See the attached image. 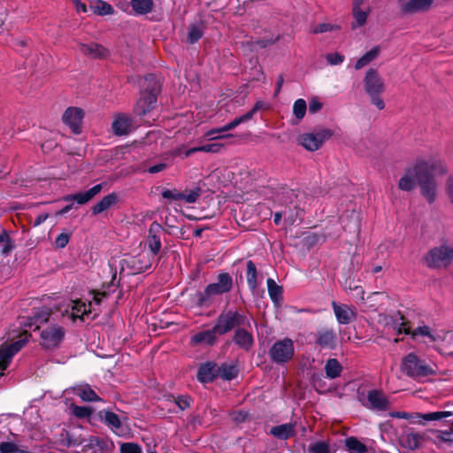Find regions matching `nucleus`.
Instances as JSON below:
<instances>
[{"mask_svg": "<svg viewBox=\"0 0 453 453\" xmlns=\"http://www.w3.org/2000/svg\"><path fill=\"white\" fill-rule=\"evenodd\" d=\"M436 169L435 163H429L418 159L411 167L404 170L403 175L398 181V188L403 191H411L418 185L420 194L429 203L436 198L437 183L434 175Z\"/></svg>", "mask_w": 453, "mask_h": 453, "instance_id": "1", "label": "nucleus"}, {"mask_svg": "<svg viewBox=\"0 0 453 453\" xmlns=\"http://www.w3.org/2000/svg\"><path fill=\"white\" fill-rule=\"evenodd\" d=\"M246 321L247 317L238 311H224L217 317L211 328L193 334L190 338V344L192 346L213 347L218 343L219 336L228 334L236 326H244Z\"/></svg>", "mask_w": 453, "mask_h": 453, "instance_id": "2", "label": "nucleus"}, {"mask_svg": "<svg viewBox=\"0 0 453 453\" xmlns=\"http://www.w3.org/2000/svg\"><path fill=\"white\" fill-rule=\"evenodd\" d=\"M161 83L155 74L148 73L141 82L140 97L134 105L133 112L140 119L146 117L156 108Z\"/></svg>", "mask_w": 453, "mask_h": 453, "instance_id": "3", "label": "nucleus"}, {"mask_svg": "<svg viewBox=\"0 0 453 453\" xmlns=\"http://www.w3.org/2000/svg\"><path fill=\"white\" fill-rule=\"evenodd\" d=\"M233 286L232 276L228 273L221 272L217 276V282L210 283L203 291H196L191 295V303L198 308H208L212 303V296L230 292Z\"/></svg>", "mask_w": 453, "mask_h": 453, "instance_id": "4", "label": "nucleus"}, {"mask_svg": "<svg viewBox=\"0 0 453 453\" xmlns=\"http://www.w3.org/2000/svg\"><path fill=\"white\" fill-rule=\"evenodd\" d=\"M364 88L370 96L371 102L379 110L385 108L381 94L385 91V84L377 69L370 68L364 78Z\"/></svg>", "mask_w": 453, "mask_h": 453, "instance_id": "5", "label": "nucleus"}, {"mask_svg": "<svg viewBox=\"0 0 453 453\" xmlns=\"http://www.w3.org/2000/svg\"><path fill=\"white\" fill-rule=\"evenodd\" d=\"M402 372L412 379H421L436 374V371L432 365L414 353H409L403 358Z\"/></svg>", "mask_w": 453, "mask_h": 453, "instance_id": "6", "label": "nucleus"}, {"mask_svg": "<svg viewBox=\"0 0 453 453\" xmlns=\"http://www.w3.org/2000/svg\"><path fill=\"white\" fill-rule=\"evenodd\" d=\"M429 268L446 267L453 260V247L441 245L431 249L424 257Z\"/></svg>", "mask_w": 453, "mask_h": 453, "instance_id": "7", "label": "nucleus"}, {"mask_svg": "<svg viewBox=\"0 0 453 453\" xmlns=\"http://www.w3.org/2000/svg\"><path fill=\"white\" fill-rule=\"evenodd\" d=\"M30 336L31 334L25 330L20 334L19 340L12 343L4 342L0 346V371L8 368L15 354L26 345Z\"/></svg>", "mask_w": 453, "mask_h": 453, "instance_id": "8", "label": "nucleus"}, {"mask_svg": "<svg viewBox=\"0 0 453 453\" xmlns=\"http://www.w3.org/2000/svg\"><path fill=\"white\" fill-rule=\"evenodd\" d=\"M261 106H262V102L261 101L257 102L255 104V105L253 106V108L250 111H249L248 112H246L245 114H243V115H242V116H240L238 118H235L234 119H233L232 121H230L226 125L223 126L222 127L216 128V129H211L210 131H208L206 133L205 135L207 137H209V140H215V139H222V138L232 137L233 135L230 134H221V135H218V136H215V137H212L211 135H213L215 134H220V133H224V132L234 129L240 124L244 123V122L251 119L253 118L254 114L261 108Z\"/></svg>", "mask_w": 453, "mask_h": 453, "instance_id": "9", "label": "nucleus"}, {"mask_svg": "<svg viewBox=\"0 0 453 453\" xmlns=\"http://www.w3.org/2000/svg\"><path fill=\"white\" fill-rule=\"evenodd\" d=\"M294 353V342L289 338L277 341L269 350L271 359L276 364L288 362L293 357Z\"/></svg>", "mask_w": 453, "mask_h": 453, "instance_id": "10", "label": "nucleus"}, {"mask_svg": "<svg viewBox=\"0 0 453 453\" xmlns=\"http://www.w3.org/2000/svg\"><path fill=\"white\" fill-rule=\"evenodd\" d=\"M333 135V131L321 128L314 133H306L300 136L299 141L307 150L316 151Z\"/></svg>", "mask_w": 453, "mask_h": 453, "instance_id": "11", "label": "nucleus"}, {"mask_svg": "<svg viewBox=\"0 0 453 453\" xmlns=\"http://www.w3.org/2000/svg\"><path fill=\"white\" fill-rule=\"evenodd\" d=\"M65 330L59 325H51L41 331V345L42 348L51 349L58 348L65 337Z\"/></svg>", "mask_w": 453, "mask_h": 453, "instance_id": "12", "label": "nucleus"}, {"mask_svg": "<svg viewBox=\"0 0 453 453\" xmlns=\"http://www.w3.org/2000/svg\"><path fill=\"white\" fill-rule=\"evenodd\" d=\"M84 118V111L79 107H68L63 116V122L68 126L73 134H79L81 132V123Z\"/></svg>", "mask_w": 453, "mask_h": 453, "instance_id": "13", "label": "nucleus"}, {"mask_svg": "<svg viewBox=\"0 0 453 453\" xmlns=\"http://www.w3.org/2000/svg\"><path fill=\"white\" fill-rule=\"evenodd\" d=\"M202 194V189L200 187H196L194 189L185 192H180L177 189H164L161 193V196L165 199L168 200H182L188 203H193L197 201Z\"/></svg>", "mask_w": 453, "mask_h": 453, "instance_id": "14", "label": "nucleus"}, {"mask_svg": "<svg viewBox=\"0 0 453 453\" xmlns=\"http://www.w3.org/2000/svg\"><path fill=\"white\" fill-rule=\"evenodd\" d=\"M332 308L334 312L336 320L341 325H348L355 321L357 319V311L355 307L344 303L332 302Z\"/></svg>", "mask_w": 453, "mask_h": 453, "instance_id": "15", "label": "nucleus"}, {"mask_svg": "<svg viewBox=\"0 0 453 453\" xmlns=\"http://www.w3.org/2000/svg\"><path fill=\"white\" fill-rule=\"evenodd\" d=\"M371 8L365 3V0H353L352 2V15L354 22L351 27L353 29L363 27L367 20Z\"/></svg>", "mask_w": 453, "mask_h": 453, "instance_id": "16", "label": "nucleus"}, {"mask_svg": "<svg viewBox=\"0 0 453 453\" xmlns=\"http://www.w3.org/2000/svg\"><path fill=\"white\" fill-rule=\"evenodd\" d=\"M315 343L321 349H334L337 346V335L334 329L319 328L316 334Z\"/></svg>", "mask_w": 453, "mask_h": 453, "instance_id": "17", "label": "nucleus"}, {"mask_svg": "<svg viewBox=\"0 0 453 453\" xmlns=\"http://www.w3.org/2000/svg\"><path fill=\"white\" fill-rule=\"evenodd\" d=\"M100 420L116 435L121 436L124 433L122 422L116 413L110 410H102L98 413Z\"/></svg>", "mask_w": 453, "mask_h": 453, "instance_id": "18", "label": "nucleus"}, {"mask_svg": "<svg viewBox=\"0 0 453 453\" xmlns=\"http://www.w3.org/2000/svg\"><path fill=\"white\" fill-rule=\"evenodd\" d=\"M433 3L434 0H398L400 10L405 14L425 12Z\"/></svg>", "mask_w": 453, "mask_h": 453, "instance_id": "19", "label": "nucleus"}, {"mask_svg": "<svg viewBox=\"0 0 453 453\" xmlns=\"http://www.w3.org/2000/svg\"><path fill=\"white\" fill-rule=\"evenodd\" d=\"M162 231V226L157 221L150 225L148 236L146 238V245L152 253V256H157L161 250L162 244L159 233Z\"/></svg>", "mask_w": 453, "mask_h": 453, "instance_id": "20", "label": "nucleus"}, {"mask_svg": "<svg viewBox=\"0 0 453 453\" xmlns=\"http://www.w3.org/2000/svg\"><path fill=\"white\" fill-rule=\"evenodd\" d=\"M124 263L131 270L132 274L142 273L151 267L150 258L144 254H138L124 259Z\"/></svg>", "mask_w": 453, "mask_h": 453, "instance_id": "21", "label": "nucleus"}, {"mask_svg": "<svg viewBox=\"0 0 453 453\" xmlns=\"http://www.w3.org/2000/svg\"><path fill=\"white\" fill-rule=\"evenodd\" d=\"M242 326H239L233 329L234 333L232 341L240 349L244 351H250L254 345V338L252 334Z\"/></svg>", "mask_w": 453, "mask_h": 453, "instance_id": "22", "label": "nucleus"}, {"mask_svg": "<svg viewBox=\"0 0 453 453\" xmlns=\"http://www.w3.org/2000/svg\"><path fill=\"white\" fill-rule=\"evenodd\" d=\"M103 183H99L92 187L87 191L84 192H78L75 194L67 195L63 197L64 201L66 202H73L75 201L78 204L82 205L89 202L96 196L97 194H99L103 189Z\"/></svg>", "mask_w": 453, "mask_h": 453, "instance_id": "23", "label": "nucleus"}, {"mask_svg": "<svg viewBox=\"0 0 453 453\" xmlns=\"http://www.w3.org/2000/svg\"><path fill=\"white\" fill-rule=\"evenodd\" d=\"M217 377V364L215 362L208 361L199 366L196 378L201 383H211Z\"/></svg>", "mask_w": 453, "mask_h": 453, "instance_id": "24", "label": "nucleus"}, {"mask_svg": "<svg viewBox=\"0 0 453 453\" xmlns=\"http://www.w3.org/2000/svg\"><path fill=\"white\" fill-rule=\"evenodd\" d=\"M79 50L81 53L92 58L103 59L109 56V50L96 42L81 43Z\"/></svg>", "mask_w": 453, "mask_h": 453, "instance_id": "25", "label": "nucleus"}, {"mask_svg": "<svg viewBox=\"0 0 453 453\" xmlns=\"http://www.w3.org/2000/svg\"><path fill=\"white\" fill-rule=\"evenodd\" d=\"M133 127V120L127 114H119L112 122V130L116 135L123 136L130 133Z\"/></svg>", "mask_w": 453, "mask_h": 453, "instance_id": "26", "label": "nucleus"}, {"mask_svg": "<svg viewBox=\"0 0 453 453\" xmlns=\"http://www.w3.org/2000/svg\"><path fill=\"white\" fill-rule=\"evenodd\" d=\"M50 315L51 310L50 308H36L34 310L33 315L28 318L27 322L25 325L29 327L35 326V330L40 329V325L47 323L50 319Z\"/></svg>", "mask_w": 453, "mask_h": 453, "instance_id": "27", "label": "nucleus"}, {"mask_svg": "<svg viewBox=\"0 0 453 453\" xmlns=\"http://www.w3.org/2000/svg\"><path fill=\"white\" fill-rule=\"evenodd\" d=\"M306 197L304 192H301L299 190L288 189L282 193L281 199L285 203L294 204L295 209L296 210V217H299L301 213H303V210L301 209V199Z\"/></svg>", "mask_w": 453, "mask_h": 453, "instance_id": "28", "label": "nucleus"}, {"mask_svg": "<svg viewBox=\"0 0 453 453\" xmlns=\"http://www.w3.org/2000/svg\"><path fill=\"white\" fill-rule=\"evenodd\" d=\"M270 434L276 439L287 441L296 435V425L293 423H285L273 426Z\"/></svg>", "mask_w": 453, "mask_h": 453, "instance_id": "29", "label": "nucleus"}, {"mask_svg": "<svg viewBox=\"0 0 453 453\" xmlns=\"http://www.w3.org/2000/svg\"><path fill=\"white\" fill-rule=\"evenodd\" d=\"M116 280V273L113 274L111 282L108 285H104L101 290L99 289H92L89 291V294L93 296V301L96 304H101L103 298H107L111 293L116 291L118 285L115 284Z\"/></svg>", "mask_w": 453, "mask_h": 453, "instance_id": "30", "label": "nucleus"}, {"mask_svg": "<svg viewBox=\"0 0 453 453\" xmlns=\"http://www.w3.org/2000/svg\"><path fill=\"white\" fill-rule=\"evenodd\" d=\"M118 201L119 196L116 193L112 192L108 194L91 208L92 214L98 215L109 210L111 206L115 205Z\"/></svg>", "mask_w": 453, "mask_h": 453, "instance_id": "31", "label": "nucleus"}, {"mask_svg": "<svg viewBox=\"0 0 453 453\" xmlns=\"http://www.w3.org/2000/svg\"><path fill=\"white\" fill-rule=\"evenodd\" d=\"M367 399L372 409L386 411L388 408V399L378 390L368 391Z\"/></svg>", "mask_w": 453, "mask_h": 453, "instance_id": "32", "label": "nucleus"}, {"mask_svg": "<svg viewBox=\"0 0 453 453\" xmlns=\"http://www.w3.org/2000/svg\"><path fill=\"white\" fill-rule=\"evenodd\" d=\"M268 295L274 303V305L278 306L283 300V288L281 286L278 285L275 280L272 278H268L266 280Z\"/></svg>", "mask_w": 453, "mask_h": 453, "instance_id": "33", "label": "nucleus"}, {"mask_svg": "<svg viewBox=\"0 0 453 453\" xmlns=\"http://www.w3.org/2000/svg\"><path fill=\"white\" fill-rule=\"evenodd\" d=\"M218 377L224 380H232L238 376L239 370L237 365L228 363H222L219 366L217 365Z\"/></svg>", "mask_w": 453, "mask_h": 453, "instance_id": "34", "label": "nucleus"}, {"mask_svg": "<svg viewBox=\"0 0 453 453\" xmlns=\"http://www.w3.org/2000/svg\"><path fill=\"white\" fill-rule=\"evenodd\" d=\"M86 447H90L91 449L97 448L101 453H110L114 448V445L111 441L105 440L99 436H91Z\"/></svg>", "mask_w": 453, "mask_h": 453, "instance_id": "35", "label": "nucleus"}, {"mask_svg": "<svg viewBox=\"0 0 453 453\" xmlns=\"http://www.w3.org/2000/svg\"><path fill=\"white\" fill-rule=\"evenodd\" d=\"M344 442L349 453H371V449L354 436L346 438Z\"/></svg>", "mask_w": 453, "mask_h": 453, "instance_id": "36", "label": "nucleus"}, {"mask_svg": "<svg viewBox=\"0 0 453 453\" xmlns=\"http://www.w3.org/2000/svg\"><path fill=\"white\" fill-rule=\"evenodd\" d=\"M130 5L135 15H146L154 8L153 0H130Z\"/></svg>", "mask_w": 453, "mask_h": 453, "instance_id": "37", "label": "nucleus"}, {"mask_svg": "<svg viewBox=\"0 0 453 453\" xmlns=\"http://www.w3.org/2000/svg\"><path fill=\"white\" fill-rule=\"evenodd\" d=\"M326 375L328 379L334 380L339 378L342 372L343 367L336 358H329L324 367Z\"/></svg>", "mask_w": 453, "mask_h": 453, "instance_id": "38", "label": "nucleus"}, {"mask_svg": "<svg viewBox=\"0 0 453 453\" xmlns=\"http://www.w3.org/2000/svg\"><path fill=\"white\" fill-rule=\"evenodd\" d=\"M74 392L84 402L102 401V399L97 395V394L88 384L76 387L74 388Z\"/></svg>", "mask_w": 453, "mask_h": 453, "instance_id": "39", "label": "nucleus"}, {"mask_svg": "<svg viewBox=\"0 0 453 453\" xmlns=\"http://www.w3.org/2000/svg\"><path fill=\"white\" fill-rule=\"evenodd\" d=\"M246 278L250 290L254 294L257 288V270L255 263L252 260H248L246 263Z\"/></svg>", "mask_w": 453, "mask_h": 453, "instance_id": "40", "label": "nucleus"}, {"mask_svg": "<svg viewBox=\"0 0 453 453\" xmlns=\"http://www.w3.org/2000/svg\"><path fill=\"white\" fill-rule=\"evenodd\" d=\"M380 48L379 46H375L372 49H371L369 51H367L365 54H364L355 64V69L360 70L368 64H370L372 61H373L380 54Z\"/></svg>", "mask_w": 453, "mask_h": 453, "instance_id": "41", "label": "nucleus"}, {"mask_svg": "<svg viewBox=\"0 0 453 453\" xmlns=\"http://www.w3.org/2000/svg\"><path fill=\"white\" fill-rule=\"evenodd\" d=\"M89 9L93 13L101 16L111 14L114 12L112 6L103 0H95L91 2L89 4Z\"/></svg>", "mask_w": 453, "mask_h": 453, "instance_id": "42", "label": "nucleus"}, {"mask_svg": "<svg viewBox=\"0 0 453 453\" xmlns=\"http://www.w3.org/2000/svg\"><path fill=\"white\" fill-rule=\"evenodd\" d=\"M336 448L332 447L328 441H317L308 446V453H335Z\"/></svg>", "mask_w": 453, "mask_h": 453, "instance_id": "43", "label": "nucleus"}, {"mask_svg": "<svg viewBox=\"0 0 453 453\" xmlns=\"http://www.w3.org/2000/svg\"><path fill=\"white\" fill-rule=\"evenodd\" d=\"M417 418H421L424 421H435L441 420L442 418L450 417L453 415V412L444 411H434V412H427L424 414H415Z\"/></svg>", "mask_w": 453, "mask_h": 453, "instance_id": "44", "label": "nucleus"}, {"mask_svg": "<svg viewBox=\"0 0 453 453\" xmlns=\"http://www.w3.org/2000/svg\"><path fill=\"white\" fill-rule=\"evenodd\" d=\"M0 246L1 249V254L7 256L13 249V245L12 244V240L10 238V235L6 230H3L0 233Z\"/></svg>", "mask_w": 453, "mask_h": 453, "instance_id": "45", "label": "nucleus"}, {"mask_svg": "<svg viewBox=\"0 0 453 453\" xmlns=\"http://www.w3.org/2000/svg\"><path fill=\"white\" fill-rule=\"evenodd\" d=\"M90 307L91 303H89L88 305L87 306V304L81 301H75L74 304L73 305V310L77 312H81V315H73V319L75 320L76 319H80L81 320H83L85 315H88L89 313H91Z\"/></svg>", "mask_w": 453, "mask_h": 453, "instance_id": "46", "label": "nucleus"}, {"mask_svg": "<svg viewBox=\"0 0 453 453\" xmlns=\"http://www.w3.org/2000/svg\"><path fill=\"white\" fill-rule=\"evenodd\" d=\"M203 36V31L196 24L190 25L188 30L187 42L189 44L197 42Z\"/></svg>", "mask_w": 453, "mask_h": 453, "instance_id": "47", "label": "nucleus"}, {"mask_svg": "<svg viewBox=\"0 0 453 453\" xmlns=\"http://www.w3.org/2000/svg\"><path fill=\"white\" fill-rule=\"evenodd\" d=\"M307 110V104L305 100L299 98L295 101L293 104V113L296 116V119H302Z\"/></svg>", "mask_w": 453, "mask_h": 453, "instance_id": "48", "label": "nucleus"}, {"mask_svg": "<svg viewBox=\"0 0 453 453\" xmlns=\"http://www.w3.org/2000/svg\"><path fill=\"white\" fill-rule=\"evenodd\" d=\"M62 441L66 447H75L82 444V441L79 438L74 437V435L69 431H65L62 434Z\"/></svg>", "mask_w": 453, "mask_h": 453, "instance_id": "49", "label": "nucleus"}, {"mask_svg": "<svg viewBox=\"0 0 453 453\" xmlns=\"http://www.w3.org/2000/svg\"><path fill=\"white\" fill-rule=\"evenodd\" d=\"M120 453H142V447L135 442H123L119 448Z\"/></svg>", "mask_w": 453, "mask_h": 453, "instance_id": "50", "label": "nucleus"}, {"mask_svg": "<svg viewBox=\"0 0 453 453\" xmlns=\"http://www.w3.org/2000/svg\"><path fill=\"white\" fill-rule=\"evenodd\" d=\"M174 403L180 408V410L184 411L190 407L191 404V397L188 395H180L177 397L173 396Z\"/></svg>", "mask_w": 453, "mask_h": 453, "instance_id": "51", "label": "nucleus"}, {"mask_svg": "<svg viewBox=\"0 0 453 453\" xmlns=\"http://www.w3.org/2000/svg\"><path fill=\"white\" fill-rule=\"evenodd\" d=\"M452 434H453V424H451L450 427L448 430L438 431V435L436 436V438L440 441H443V442L450 444L453 442V439L451 437Z\"/></svg>", "mask_w": 453, "mask_h": 453, "instance_id": "52", "label": "nucleus"}, {"mask_svg": "<svg viewBox=\"0 0 453 453\" xmlns=\"http://www.w3.org/2000/svg\"><path fill=\"white\" fill-rule=\"evenodd\" d=\"M174 222H177L175 217H173V219L165 217V227L162 226V231H165L169 235H174V234H176L175 230L177 229L174 226Z\"/></svg>", "mask_w": 453, "mask_h": 453, "instance_id": "53", "label": "nucleus"}, {"mask_svg": "<svg viewBox=\"0 0 453 453\" xmlns=\"http://www.w3.org/2000/svg\"><path fill=\"white\" fill-rule=\"evenodd\" d=\"M19 449L17 444L12 441H3L0 443V453H18Z\"/></svg>", "mask_w": 453, "mask_h": 453, "instance_id": "54", "label": "nucleus"}, {"mask_svg": "<svg viewBox=\"0 0 453 453\" xmlns=\"http://www.w3.org/2000/svg\"><path fill=\"white\" fill-rule=\"evenodd\" d=\"M326 59L331 65H337L344 61V57L338 52H334L327 54Z\"/></svg>", "mask_w": 453, "mask_h": 453, "instance_id": "55", "label": "nucleus"}, {"mask_svg": "<svg viewBox=\"0 0 453 453\" xmlns=\"http://www.w3.org/2000/svg\"><path fill=\"white\" fill-rule=\"evenodd\" d=\"M413 335L427 336L430 338L432 342L436 341V337L433 334H431L430 328L427 326L417 327L413 332Z\"/></svg>", "mask_w": 453, "mask_h": 453, "instance_id": "56", "label": "nucleus"}, {"mask_svg": "<svg viewBox=\"0 0 453 453\" xmlns=\"http://www.w3.org/2000/svg\"><path fill=\"white\" fill-rule=\"evenodd\" d=\"M73 413L78 418H88L92 413V410L89 407L75 405Z\"/></svg>", "mask_w": 453, "mask_h": 453, "instance_id": "57", "label": "nucleus"}, {"mask_svg": "<svg viewBox=\"0 0 453 453\" xmlns=\"http://www.w3.org/2000/svg\"><path fill=\"white\" fill-rule=\"evenodd\" d=\"M70 234L65 233H61L55 239V246L58 249H64L69 242Z\"/></svg>", "mask_w": 453, "mask_h": 453, "instance_id": "58", "label": "nucleus"}, {"mask_svg": "<svg viewBox=\"0 0 453 453\" xmlns=\"http://www.w3.org/2000/svg\"><path fill=\"white\" fill-rule=\"evenodd\" d=\"M420 435L418 434H411L407 436V445L410 449H415L419 447L420 444Z\"/></svg>", "mask_w": 453, "mask_h": 453, "instance_id": "59", "label": "nucleus"}, {"mask_svg": "<svg viewBox=\"0 0 453 453\" xmlns=\"http://www.w3.org/2000/svg\"><path fill=\"white\" fill-rule=\"evenodd\" d=\"M224 148L222 143H209L200 146L203 152L219 153Z\"/></svg>", "mask_w": 453, "mask_h": 453, "instance_id": "60", "label": "nucleus"}, {"mask_svg": "<svg viewBox=\"0 0 453 453\" xmlns=\"http://www.w3.org/2000/svg\"><path fill=\"white\" fill-rule=\"evenodd\" d=\"M323 107L322 103L316 97H313L309 102V112L311 114L317 113Z\"/></svg>", "mask_w": 453, "mask_h": 453, "instance_id": "61", "label": "nucleus"}, {"mask_svg": "<svg viewBox=\"0 0 453 453\" xmlns=\"http://www.w3.org/2000/svg\"><path fill=\"white\" fill-rule=\"evenodd\" d=\"M288 211L289 212H291V209L288 205H287L285 207V209L281 211H277L274 213L273 215V223L276 225V226H279L281 222V218L283 215H287Z\"/></svg>", "mask_w": 453, "mask_h": 453, "instance_id": "62", "label": "nucleus"}, {"mask_svg": "<svg viewBox=\"0 0 453 453\" xmlns=\"http://www.w3.org/2000/svg\"><path fill=\"white\" fill-rule=\"evenodd\" d=\"M344 285L346 288H349L350 290H357L358 293L361 294V298L364 300V294L365 291L360 286L353 285V280L350 279H347L344 282Z\"/></svg>", "mask_w": 453, "mask_h": 453, "instance_id": "63", "label": "nucleus"}, {"mask_svg": "<svg viewBox=\"0 0 453 453\" xmlns=\"http://www.w3.org/2000/svg\"><path fill=\"white\" fill-rule=\"evenodd\" d=\"M446 192L453 203V176H449L446 181Z\"/></svg>", "mask_w": 453, "mask_h": 453, "instance_id": "64", "label": "nucleus"}]
</instances>
